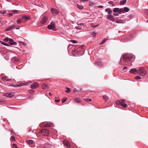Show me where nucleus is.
I'll use <instances>...</instances> for the list:
<instances>
[{
    "instance_id": "4d7b16f0",
    "label": "nucleus",
    "mask_w": 148,
    "mask_h": 148,
    "mask_svg": "<svg viewBox=\"0 0 148 148\" xmlns=\"http://www.w3.org/2000/svg\"><path fill=\"white\" fill-rule=\"evenodd\" d=\"M127 69V67H124L123 68V70H125Z\"/></svg>"
},
{
    "instance_id": "ea45409f",
    "label": "nucleus",
    "mask_w": 148,
    "mask_h": 148,
    "mask_svg": "<svg viewBox=\"0 0 148 148\" xmlns=\"http://www.w3.org/2000/svg\"><path fill=\"white\" fill-rule=\"evenodd\" d=\"M8 40L9 41V39L8 37H6L4 39V41L5 42H7Z\"/></svg>"
},
{
    "instance_id": "c9c22d12",
    "label": "nucleus",
    "mask_w": 148,
    "mask_h": 148,
    "mask_svg": "<svg viewBox=\"0 0 148 148\" xmlns=\"http://www.w3.org/2000/svg\"><path fill=\"white\" fill-rule=\"evenodd\" d=\"M84 100L87 101H90L92 100V99H89V98L86 99H85Z\"/></svg>"
},
{
    "instance_id": "cd10ccee",
    "label": "nucleus",
    "mask_w": 148,
    "mask_h": 148,
    "mask_svg": "<svg viewBox=\"0 0 148 148\" xmlns=\"http://www.w3.org/2000/svg\"><path fill=\"white\" fill-rule=\"evenodd\" d=\"M66 90V92L67 93H69L71 91V89L69 88H67Z\"/></svg>"
},
{
    "instance_id": "2eb2a0df",
    "label": "nucleus",
    "mask_w": 148,
    "mask_h": 148,
    "mask_svg": "<svg viewBox=\"0 0 148 148\" xmlns=\"http://www.w3.org/2000/svg\"><path fill=\"white\" fill-rule=\"evenodd\" d=\"M125 99H122V100H119L118 101H117L116 102V104H120L121 105L122 103H124L125 102Z\"/></svg>"
},
{
    "instance_id": "13d9d810",
    "label": "nucleus",
    "mask_w": 148,
    "mask_h": 148,
    "mask_svg": "<svg viewBox=\"0 0 148 148\" xmlns=\"http://www.w3.org/2000/svg\"><path fill=\"white\" fill-rule=\"evenodd\" d=\"M13 14L12 13H10L9 14V15L10 16H12V15Z\"/></svg>"
},
{
    "instance_id": "0eeeda50",
    "label": "nucleus",
    "mask_w": 148,
    "mask_h": 148,
    "mask_svg": "<svg viewBox=\"0 0 148 148\" xmlns=\"http://www.w3.org/2000/svg\"><path fill=\"white\" fill-rule=\"evenodd\" d=\"M48 20V17L47 16H44L42 18L41 21V23L42 24H44L46 23Z\"/></svg>"
},
{
    "instance_id": "72a5a7b5",
    "label": "nucleus",
    "mask_w": 148,
    "mask_h": 148,
    "mask_svg": "<svg viewBox=\"0 0 148 148\" xmlns=\"http://www.w3.org/2000/svg\"><path fill=\"white\" fill-rule=\"evenodd\" d=\"M6 12V11L5 10H1L0 11V12L3 14H4Z\"/></svg>"
},
{
    "instance_id": "79ce46f5",
    "label": "nucleus",
    "mask_w": 148,
    "mask_h": 148,
    "mask_svg": "<svg viewBox=\"0 0 148 148\" xmlns=\"http://www.w3.org/2000/svg\"><path fill=\"white\" fill-rule=\"evenodd\" d=\"M9 86H12V87H16L17 86H16L15 85L13 84H11L9 85Z\"/></svg>"
},
{
    "instance_id": "de8ad7c7",
    "label": "nucleus",
    "mask_w": 148,
    "mask_h": 148,
    "mask_svg": "<svg viewBox=\"0 0 148 148\" xmlns=\"http://www.w3.org/2000/svg\"><path fill=\"white\" fill-rule=\"evenodd\" d=\"M108 3L112 5L113 3V2L112 1H110L108 2Z\"/></svg>"
},
{
    "instance_id": "3c124183",
    "label": "nucleus",
    "mask_w": 148,
    "mask_h": 148,
    "mask_svg": "<svg viewBox=\"0 0 148 148\" xmlns=\"http://www.w3.org/2000/svg\"><path fill=\"white\" fill-rule=\"evenodd\" d=\"M113 14L115 16H118L119 15V14L117 13H114Z\"/></svg>"
},
{
    "instance_id": "6ab92c4d",
    "label": "nucleus",
    "mask_w": 148,
    "mask_h": 148,
    "mask_svg": "<svg viewBox=\"0 0 148 148\" xmlns=\"http://www.w3.org/2000/svg\"><path fill=\"white\" fill-rule=\"evenodd\" d=\"M75 102L79 103L82 102V100L79 98H75Z\"/></svg>"
},
{
    "instance_id": "a211bd4d",
    "label": "nucleus",
    "mask_w": 148,
    "mask_h": 148,
    "mask_svg": "<svg viewBox=\"0 0 148 148\" xmlns=\"http://www.w3.org/2000/svg\"><path fill=\"white\" fill-rule=\"evenodd\" d=\"M3 80L4 82H7L9 81H10L11 79H9L8 77H4L3 78Z\"/></svg>"
},
{
    "instance_id": "e2e57ef3",
    "label": "nucleus",
    "mask_w": 148,
    "mask_h": 148,
    "mask_svg": "<svg viewBox=\"0 0 148 148\" xmlns=\"http://www.w3.org/2000/svg\"><path fill=\"white\" fill-rule=\"evenodd\" d=\"M1 21V19L0 18V23Z\"/></svg>"
},
{
    "instance_id": "338daca9",
    "label": "nucleus",
    "mask_w": 148,
    "mask_h": 148,
    "mask_svg": "<svg viewBox=\"0 0 148 148\" xmlns=\"http://www.w3.org/2000/svg\"><path fill=\"white\" fill-rule=\"evenodd\" d=\"M46 148V147H45V148Z\"/></svg>"
},
{
    "instance_id": "473e14b6",
    "label": "nucleus",
    "mask_w": 148,
    "mask_h": 148,
    "mask_svg": "<svg viewBox=\"0 0 148 148\" xmlns=\"http://www.w3.org/2000/svg\"><path fill=\"white\" fill-rule=\"evenodd\" d=\"M70 41L74 44L76 43L77 42V41L75 40H71Z\"/></svg>"
},
{
    "instance_id": "9b49d317",
    "label": "nucleus",
    "mask_w": 148,
    "mask_h": 148,
    "mask_svg": "<svg viewBox=\"0 0 148 148\" xmlns=\"http://www.w3.org/2000/svg\"><path fill=\"white\" fill-rule=\"evenodd\" d=\"M15 28V25H12L8 27L5 29V30L6 31H9L14 29Z\"/></svg>"
},
{
    "instance_id": "7ed1b4c3",
    "label": "nucleus",
    "mask_w": 148,
    "mask_h": 148,
    "mask_svg": "<svg viewBox=\"0 0 148 148\" xmlns=\"http://www.w3.org/2000/svg\"><path fill=\"white\" fill-rule=\"evenodd\" d=\"M48 28L49 29H52L53 31H55L56 29L54 23L51 22L50 24L48 25Z\"/></svg>"
},
{
    "instance_id": "a18cd8bd",
    "label": "nucleus",
    "mask_w": 148,
    "mask_h": 148,
    "mask_svg": "<svg viewBox=\"0 0 148 148\" xmlns=\"http://www.w3.org/2000/svg\"><path fill=\"white\" fill-rule=\"evenodd\" d=\"M15 28H16V29H20V27L19 26L17 25L16 26H15Z\"/></svg>"
},
{
    "instance_id": "f257e3e1",
    "label": "nucleus",
    "mask_w": 148,
    "mask_h": 148,
    "mask_svg": "<svg viewBox=\"0 0 148 148\" xmlns=\"http://www.w3.org/2000/svg\"><path fill=\"white\" fill-rule=\"evenodd\" d=\"M130 59V58L128 55L124 54L121 57L119 62V64L121 65H125V62H128Z\"/></svg>"
},
{
    "instance_id": "5fc2aeb1",
    "label": "nucleus",
    "mask_w": 148,
    "mask_h": 148,
    "mask_svg": "<svg viewBox=\"0 0 148 148\" xmlns=\"http://www.w3.org/2000/svg\"><path fill=\"white\" fill-rule=\"evenodd\" d=\"M99 26V25H95V26H93V27L94 28H95L96 27H97L98 26Z\"/></svg>"
},
{
    "instance_id": "a878e982",
    "label": "nucleus",
    "mask_w": 148,
    "mask_h": 148,
    "mask_svg": "<svg viewBox=\"0 0 148 148\" xmlns=\"http://www.w3.org/2000/svg\"><path fill=\"white\" fill-rule=\"evenodd\" d=\"M77 6L78 8L80 9H83L84 7L82 5H77Z\"/></svg>"
},
{
    "instance_id": "864d4df0",
    "label": "nucleus",
    "mask_w": 148,
    "mask_h": 148,
    "mask_svg": "<svg viewBox=\"0 0 148 148\" xmlns=\"http://www.w3.org/2000/svg\"><path fill=\"white\" fill-rule=\"evenodd\" d=\"M60 101V100L59 99L56 100L55 101L57 102H58Z\"/></svg>"
},
{
    "instance_id": "603ef678",
    "label": "nucleus",
    "mask_w": 148,
    "mask_h": 148,
    "mask_svg": "<svg viewBox=\"0 0 148 148\" xmlns=\"http://www.w3.org/2000/svg\"><path fill=\"white\" fill-rule=\"evenodd\" d=\"M88 0H81V1L82 2H84L86 1H88Z\"/></svg>"
},
{
    "instance_id": "bb28decb",
    "label": "nucleus",
    "mask_w": 148,
    "mask_h": 148,
    "mask_svg": "<svg viewBox=\"0 0 148 148\" xmlns=\"http://www.w3.org/2000/svg\"><path fill=\"white\" fill-rule=\"evenodd\" d=\"M103 97L104 100H105L106 101H107L108 100V98L107 96L104 95L103 96Z\"/></svg>"
},
{
    "instance_id": "39448f33",
    "label": "nucleus",
    "mask_w": 148,
    "mask_h": 148,
    "mask_svg": "<svg viewBox=\"0 0 148 148\" xmlns=\"http://www.w3.org/2000/svg\"><path fill=\"white\" fill-rule=\"evenodd\" d=\"M120 12H119L120 14H121L122 12L125 13V12H127L130 10L129 9L126 7H125L123 8H121L120 9Z\"/></svg>"
},
{
    "instance_id": "f8f14e48",
    "label": "nucleus",
    "mask_w": 148,
    "mask_h": 148,
    "mask_svg": "<svg viewBox=\"0 0 148 148\" xmlns=\"http://www.w3.org/2000/svg\"><path fill=\"white\" fill-rule=\"evenodd\" d=\"M11 60L12 62H18L20 61L19 58L16 57H14L12 58Z\"/></svg>"
},
{
    "instance_id": "2f4dec72",
    "label": "nucleus",
    "mask_w": 148,
    "mask_h": 148,
    "mask_svg": "<svg viewBox=\"0 0 148 148\" xmlns=\"http://www.w3.org/2000/svg\"><path fill=\"white\" fill-rule=\"evenodd\" d=\"M121 105L124 108H126L127 106L126 104L123 103L121 104Z\"/></svg>"
},
{
    "instance_id": "49530a36",
    "label": "nucleus",
    "mask_w": 148,
    "mask_h": 148,
    "mask_svg": "<svg viewBox=\"0 0 148 148\" xmlns=\"http://www.w3.org/2000/svg\"><path fill=\"white\" fill-rule=\"evenodd\" d=\"M11 138V140H15V138L14 136H12Z\"/></svg>"
},
{
    "instance_id": "aec40b11",
    "label": "nucleus",
    "mask_w": 148,
    "mask_h": 148,
    "mask_svg": "<svg viewBox=\"0 0 148 148\" xmlns=\"http://www.w3.org/2000/svg\"><path fill=\"white\" fill-rule=\"evenodd\" d=\"M108 14H111L112 12V11L109 8H107L106 9V12H108Z\"/></svg>"
},
{
    "instance_id": "4be33fe9",
    "label": "nucleus",
    "mask_w": 148,
    "mask_h": 148,
    "mask_svg": "<svg viewBox=\"0 0 148 148\" xmlns=\"http://www.w3.org/2000/svg\"><path fill=\"white\" fill-rule=\"evenodd\" d=\"M27 143L28 144L31 145L33 144L34 142L32 140H27Z\"/></svg>"
},
{
    "instance_id": "680f3d73",
    "label": "nucleus",
    "mask_w": 148,
    "mask_h": 148,
    "mask_svg": "<svg viewBox=\"0 0 148 148\" xmlns=\"http://www.w3.org/2000/svg\"><path fill=\"white\" fill-rule=\"evenodd\" d=\"M49 95H51V92H49Z\"/></svg>"
},
{
    "instance_id": "f3484780",
    "label": "nucleus",
    "mask_w": 148,
    "mask_h": 148,
    "mask_svg": "<svg viewBox=\"0 0 148 148\" xmlns=\"http://www.w3.org/2000/svg\"><path fill=\"white\" fill-rule=\"evenodd\" d=\"M120 9L118 8H115L114 9L113 12L114 13H116L118 12V13L120 14L119 12H120Z\"/></svg>"
},
{
    "instance_id": "4468645a",
    "label": "nucleus",
    "mask_w": 148,
    "mask_h": 148,
    "mask_svg": "<svg viewBox=\"0 0 148 148\" xmlns=\"http://www.w3.org/2000/svg\"><path fill=\"white\" fill-rule=\"evenodd\" d=\"M107 19L113 21H114V19L113 18V16L111 14L107 16Z\"/></svg>"
},
{
    "instance_id": "c03bdc74",
    "label": "nucleus",
    "mask_w": 148,
    "mask_h": 148,
    "mask_svg": "<svg viewBox=\"0 0 148 148\" xmlns=\"http://www.w3.org/2000/svg\"><path fill=\"white\" fill-rule=\"evenodd\" d=\"M17 22L18 23L20 24L21 23V20L20 19H18L17 21Z\"/></svg>"
},
{
    "instance_id": "c756f323",
    "label": "nucleus",
    "mask_w": 148,
    "mask_h": 148,
    "mask_svg": "<svg viewBox=\"0 0 148 148\" xmlns=\"http://www.w3.org/2000/svg\"><path fill=\"white\" fill-rule=\"evenodd\" d=\"M107 41V40L106 39H104L100 43V45L103 44L106 42Z\"/></svg>"
},
{
    "instance_id": "bf43d9fd",
    "label": "nucleus",
    "mask_w": 148,
    "mask_h": 148,
    "mask_svg": "<svg viewBox=\"0 0 148 148\" xmlns=\"http://www.w3.org/2000/svg\"><path fill=\"white\" fill-rule=\"evenodd\" d=\"M22 42L24 45H26V43L25 42Z\"/></svg>"
},
{
    "instance_id": "9d476101",
    "label": "nucleus",
    "mask_w": 148,
    "mask_h": 148,
    "mask_svg": "<svg viewBox=\"0 0 148 148\" xmlns=\"http://www.w3.org/2000/svg\"><path fill=\"white\" fill-rule=\"evenodd\" d=\"M39 86V84L37 82H34L32 85H31V87L32 89H35Z\"/></svg>"
},
{
    "instance_id": "412c9836",
    "label": "nucleus",
    "mask_w": 148,
    "mask_h": 148,
    "mask_svg": "<svg viewBox=\"0 0 148 148\" xmlns=\"http://www.w3.org/2000/svg\"><path fill=\"white\" fill-rule=\"evenodd\" d=\"M126 0H123L120 1V5H124L126 3Z\"/></svg>"
},
{
    "instance_id": "1a4fd4ad",
    "label": "nucleus",
    "mask_w": 148,
    "mask_h": 148,
    "mask_svg": "<svg viewBox=\"0 0 148 148\" xmlns=\"http://www.w3.org/2000/svg\"><path fill=\"white\" fill-rule=\"evenodd\" d=\"M9 43L12 45L16 46L17 45V43L14 42V40L11 38L9 39Z\"/></svg>"
},
{
    "instance_id": "f03ea898",
    "label": "nucleus",
    "mask_w": 148,
    "mask_h": 148,
    "mask_svg": "<svg viewBox=\"0 0 148 148\" xmlns=\"http://www.w3.org/2000/svg\"><path fill=\"white\" fill-rule=\"evenodd\" d=\"M137 73H138L140 75H145L146 72L144 69L143 68H141L138 70Z\"/></svg>"
},
{
    "instance_id": "423d86ee",
    "label": "nucleus",
    "mask_w": 148,
    "mask_h": 148,
    "mask_svg": "<svg viewBox=\"0 0 148 148\" xmlns=\"http://www.w3.org/2000/svg\"><path fill=\"white\" fill-rule=\"evenodd\" d=\"M51 11L52 13V14L53 16H55L57 15L58 14L59 12L58 10L57 9L54 8H51Z\"/></svg>"
},
{
    "instance_id": "8fccbe9b",
    "label": "nucleus",
    "mask_w": 148,
    "mask_h": 148,
    "mask_svg": "<svg viewBox=\"0 0 148 148\" xmlns=\"http://www.w3.org/2000/svg\"><path fill=\"white\" fill-rule=\"evenodd\" d=\"M98 8H103V6L102 5H99L98 6Z\"/></svg>"
},
{
    "instance_id": "7c9ffc66",
    "label": "nucleus",
    "mask_w": 148,
    "mask_h": 148,
    "mask_svg": "<svg viewBox=\"0 0 148 148\" xmlns=\"http://www.w3.org/2000/svg\"><path fill=\"white\" fill-rule=\"evenodd\" d=\"M1 44L3 45H5L6 46H9V45L8 44L4 42H1Z\"/></svg>"
},
{
    "instance_id": "dca6fc26",
    "label": "nucleus",
    "mask_w": 148,
    "mask_h": 148,
    "mask_svg": "<svg viewBox=\"0 0 148 148\" xmlns=\"http://www.w3.org/2000/svg\"><path fill=\"white\" fill-rule=\"evenodd\" d=\"M63 143L64 145L68 147H70V145L69 143L68 142L66 141H63Z\"/></svg>"
},
{
    "instance_id": "e433bc0d",
    "label": "nucleus",
    "mask_w": 148,
    "mask_h": 148,
    "mask_svg": "<svg viewBox=\"0 0 148 148\" xmlns=\"http://www.w3.org/2000/svg\"><path fill=\"white\" fill-rule=\"evenodd\" d=\"M67 100V98H64V99H63L62 100V103H64V102L66 100Z\"/></svg>"
},
{
    "instance_id": "69168bd1",
    "label": "nucleus",
    "mask_w": 148,
    "mask_h": 148,
    "mask_svg": "<svg viewBox=\"0 0 148 148\" xmlns=\"http://www.w3.org/2000/svg\"><path fill=\"white\" fill-rule=\"evenodd\" d=\"M147 23H148V20H147Z\"/></svg>"
},
{
    "instance_id": "37998d69",
    "label": "nucleus",
    "mask_w": 148,
    "mask_h": 148,
    "mask_svg": "<svg viewBox=\"0 0 148 148\" xmlns=\"http://www.w3.org/2000/svg\"><path fill=\"white\" fill-rule=\"evenodd\" d=\"M13 12L14 13H18V11L16 10H13Z\"/></svg>"
},
{
    "instance_id": "393cba45",
    "label": "nucleus",
    "mask_w": 148,
    "mask_h": 148,
    "mask_svg": "<svg viewBox=\"0 0 148 148\" xmlns=\"http://www.w3.org/2000/svg\"><path fill=\"white\" fill-rule=\"evenodd\" d=\"M42 88L44 89L45 90L47 88V85L46 84H44L42 85Z\"/></svg>"
},
{
    "instance_id": "4c0bfd02",
    "label": "nucleus",
    "mask_w": 148,
    "mask_h": 148,
    "mask_svg": "<svg viewBox=\"0 0 148 148\" xmlns=\"http://www.w3.org/2000/svg\"><path fill=\"white\" fill-rule=\"evenodd\" d=\"M75 28L77 29H82V27L80 26H76Z\"/></svg>"
},
{
    "instance_id": "6e6d98bb",
    "label": "nucleus",
    "mask_w": 148,
    "mask_h": 148,
    "mask_svg": "<svg viewBox=\"0 0 148 148\" xmlns=\"http://www.w3.org/2000/svg\"><path fill=\"white\" fill-rule=\"evenodd\" d=\"M16 145L15 144H13V146L14 147H16Z\"/></svg>"
},
{
    "instance_id": "20e7f679",
    "label": "nucleus",
    "mask_w": 148,
    "mask_h": 148,
    "mask_svg": "<svg viewBox=\"0 0 148 148\" xmlns=\"http://www.w3.org/2000/svg\"><path fill=\"white\" fill-rule=\"evenodd\" d=\"M14 92H10L9 93H5L3 94V96L10 98H12L14 95Z\"/></svg>"
},
{
    "instance_id": "052dcab7",
    "label": "nucleus",
    "mask_w": 148,
    "mask_h": 148,
    "mask_svg": "<svg viewBox=\"0 0 148 148\" xmlns=\"http://www.w3.org/2000/svg\"><path fill=\"white\" fill-rule=\"evenodd\" d=\"M6 0L8 2H10L11 1V0Z\"/></svg>"
},
{
    "instance_id": "0e129e2a",
    "label": "nucleus",
    "mask_w": 148,
    "mask_h": 148,
    "mask_svg": "<svg viewBox=\"0 0 148 148\" xmlns=\"http://www.w3.org/2000/svg\"><path fill=\"white\" fill-rule=\"evenodd\" d=\"M16 148H18V147L16 146V147H15Z\"/></svg>"
},
{
    "instance_id": "5701e85b",
    "label": "nucleus",
    "mask_w": 148,
    "mask_h": 148,
    "mask_svg": "<svg viewBox=\"0 0 148 148\" xmlns=\"http://www.w3.org/2000/svg\"><path fill=\"white\" fill-rule=\"evenodd\" d=\"M22 18L25 20H27L29 19V17L26 16H22Z\"/></svg>"
},
{
    "instance_id": "ddd939ff",
    "label": "nucleus",
    "mask_w": 148,
    "mask_h": 148,
    "mask_svg": "<svg viewBox=\"0 0 148 148\" xmlns=\"http://www.w3.org/2000/svg\"><path fill=\"white\" fill-rule=\"evenodd\" d=\"M130 73L131 74L134 73H138V70L135 68H133L131 69L130 71Z\"/></svg>"
},
{
    "instance_id": "c85d7f7f",
    "label": "nucleus",
    "mask_w": 148,
    "mask_h": 148,
    "mask_svg": "<svg viewBox=\"0 0 148 148\" xmlns=\"http://www.w3.org/2000/svg\"><path fill=\"white\" fill-rule=\"evenodd\" d=\"M45 146V147L48 148H51V145L49 144H46Z\"/></svg>"
},
{
    "instance_id": "b1692460",
    "label": "nucleus",
    "mask_w": 148,
    "mask_h": 148,
    "mask_svg": "<svg viewBox=\"0 0 148 148\" xmlns=\"http://www.w3.org/2000/svg\"><path fill=\"white\" fill-rule=\"evenodd\" d=\"M52 125V123H47L45 125V127H51V126Z\"/></svg>"
},
{
    "instance_id": "a19ab883",
    "label": "nucleus",
    "mask_w": 148,
    "mask_h": 148,
    "mask_svg": "<svg viewBox=\"0 0 148 148\" xmlns=\"http://www.w3.org/2000/svg\"><path fill=\"white\" fill-rule=\"evenodd\" d=\"M144 12L145 14L148 15V9L145 10Z\"/></svg>"
},
{
    "instance_id": "f704fd0d",
    "label": "nucleus",
    "mask_w": 148,
    "mask_h": 148,
    "mask_svg": "<svg viewBox=\"0 0 148 148\" xmlns=\"http://www.w3.org/2000/svg\"><path fill=\"white\" fill-rule=\"evenodd\" d=\"M135 78L137 79H141V77L138 76H137L135 77Z\"/></svg>"
},
{
    "instance_id": "09e8293b",
    "label": "nucleus",
    "mask_w": 148,
    "mask_h": 148,
    "mask_svg": "<svg viewBox=\"0 0 148 148\" xmlns=\"http://www.w3.org/2000/svg\"><path fill=\"white\" fill-rule=\"evenodd\" d=\"M84 24L83 23H78V25H80L81 26H82L84 25Z\"/></svg>"
},
{
    "instance_id": "58836bf2",
    "label": "nucleus",
    "mask_w": 148,
    "mask_h": 148,
    "mask_svg": "<svg viewBox=\"0 0 148 148\" xmlns=\"http://www.w3.org/2000/svg\"><path fill=\"white\" fill-rule=\"evenodd\" d=\"M132 37L133 36H132V37H128L127 39H125V41H128L130 40Z\"/></svg>"
},
{
    "instance_id": "6e6552de",
    "label": "nucleus",
    "mask_w": 148,
    "mask_h": 148,
    "mask_svg": "<svg viewBox=\"0 0 148 148\" xmlns=\"http://www.w3.org/2000/svg\"><path fill=\"white\" fill-rule=\"evenodd\" d=\"M40 132L42 134L45 136H48L49 134V131L48 130L44 129L41 130Z\"/></svg>"
}]
</instances>
